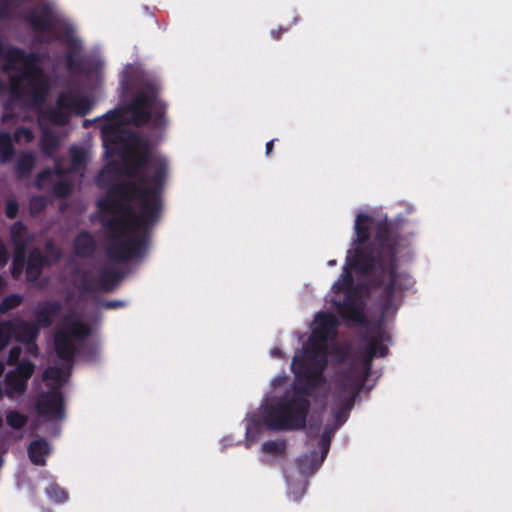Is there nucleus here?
I'll use <instances>...</instances> for the list:
<instances>
[{
	"label": "nucleus",
	"mask_w": 512,
	"mask_h": 512,
	"mask_svg": "<svg viewBox=\"0 0 512 512\" xmlns=\"http://www.w3.org/2000/svg\"><path fill=\"white\" fill-rule=\"evenodd\" d=\"M124 174L133 180L112 184L105 199H119L131 204L136 201L142 208L143 218L150 210L162 209V193L168 175V162L162 156H153L147 144L135 149L131 161L125 162Z\"/></svg>",
	"instance_id": "nucleus-2"
},
{
	"label": "nucleus",
	"mask_w": 512,
	"mask_h": 512,
	"mask_svg": "<svg viewBox=\"0 0 512 512\" xmlns=\"http://www.w3.org/2000/svg\"><path fill=\"white\" fill-rule=\"evenodd\" d=\"M288 31V28H282V27H279L278 29H273L271 31V36L275 39V40H279L282 36V34L284 32Z\"/></svg>",
	"instance_id": "nucleus-49"
},
{
	"label": "nucleus",
	"mask_w": 512,
	"mask_h": 512,
	"mask_svg": "<svg viewBox=\"0 0 512 512\" xmlns=\"http://www.w3.org/2000/svg\"><path fill=\"white\" fill-rule=\"evenodd\" d=\"M47 206L46 198L42 195H36L29 200V209L32 215H38L45 210Z\"/></svg>",
	"instance_id": "nucleus-39"
},
{
	"label": "nucleus",
	"mask_w": 512,
	"mask_h": 512,
	"mask_svg": "<svg viewBox=\"0 0 512 512\" xmlns=\"http://www.w3.org/2000/svg\"><path fill=\"white\" fill-rule=\"evenodd\" d=\"M97 206L103 212L121 214L103 223L111 239L106 247L107 257L119 263L142 257L148 249L152 227L159 220L162 209L154 208L148 216L139 218L143 214L142 208L137 213L131 204L119 199H100Z\"/></svg>",
	"instance_id": "nucleus-3"
},
{
	"label": "nucleus",
	"mask_w": 512,
	"mask_h": 512,
	"mask_svg": "<svg viewBox=\"0 0 512 512\" xmlns=\"http://www.w3.org/2000/svg\"><path fill=\"white\" fill-rule=\"evenodd\" d=\"M374 357L375 351L366 346L361 363H352L340 374L338 380L344 382L347 386H351L352 391H361L364 383L370 376Z\"/></svg>",
	"instance_id": "nucleus-15"
},
{
	"label": "nucleus",
	"mask_w": 512,
	"mask_h": 512,
	"mask_svg": "<svg viewBox=\"0 0 512 512\" xmlns=\"http://www.w3.org/2000/svg\"><path fill=\"white\" fill-rule=\"evenodd\" d=\"M160 93L161 86L158 82L148 78L140 80L137 91L128 104L106 113L107 120L112 123L102 127L104 142L109 136H116L119 133L125 115H130L131 123L136 127H143L152 121L153 128H165L167 104L160 98Z\"/></svg>",
	"instance_id": "nucleus-4"
},
{
	"label": "nucleus",
	"mask_w": 512,
	"mask_h": 512,
	"mask_svg": "<svg viewBox=\"0 0 512 512\" xmlns=\"http://www.w3.org/2000/svg\"><path fill=\"white\" fill-rule=\"evenodd\" d=\"M15 154L11 134L6 131L0 132V161L9 162Z\"/></svg>",
	"instance_id": "nucleus-29"
},
{
	"label": "nucleus",
	"mask_w": 512,
	"mask_h": 512,
	"mask_svg": "<svg viewBox=\"0 0 512 512\" xmlns=\"http://www.w3.org/2000/svg\"><path fill=\"white\" fill-rule=\"evenodd\" d=\"M23 296L17 293L7 295L0 302V314L4 315L23 303Z\"/></svg>",
	"instance_id": "nucleus-33"
},
{
	"label": "nucleus",
	"mask_w": 512,
	"mask_h": 512,
	"mask_svg": "<svg viewBox=\"0 0 512 512\" xmlns=\"http://www.w3.org/2000/svg\"><path fill=\"white\" fill-rule=\"evenodd\" d=\"M52 173L49 169H45L41 171L35 180V186L37 188H41L44 181L48 180L51 177Z\"/></svg>",
	"instance_id": "nucleus-45"
},
{
	"label": "nucleus",
	"mask_w": 512,
	"mask_h": 512,
	"mask_svg": "<svg viewBox=\"0 0 512 512\" xmlns=\"http://www.w3.org/2000/svg\"><path fill=\"white\" fill-rule=\"evenodd\" d=\"M26 278L29 282L37 281L44 269L49 267V258L44 256L39 248H33L28 254L26 253Z\"/></svg>",
	"instance_id": "nucleus-19"
},
{
	"label": "nucleus",
	"mask_w": 512,
	"mask_h": 512,
	"mask_svg": "<svg viewBox=\"0 0 512 512\" xmlns=\"http://www.w3.org/2000/svg\"><path fill=\"white\" fill-rule=\"evenodd\" d=\"M15 333L14 322L11 320H0V352L11 342Z\"/></svg>",
	"instance_id": "nucleus-31"
},
{
	"label": "nucleus",
	"mask_w": 512,
	"mask_h": 512,
	"mask_svg": "<svg viewBox=\"0 0 512 512\" xmlns=\"http://www.w3.org/2000/svg\"><path fill=\"white\" fill-rule=\"evenodd\" d=\"M64 377V371L56 366H50L43 372L44 380H51L54 382H61Z\"/></svg>",
	"instance_id": "nucleus-40"
},
{
	"label": "nucleus",
	"mask_w": 512,
	"mask_h": 512,
	"mask_svg": "<svg viewBox=\"0 0 512 512\" xmlns=\"http://www.w3.org/2000/svg\"><path fill=\"white\" fill-rule=\"evenodd\" d=\"M35 156L32 152H24L17 160L15 170L19 178L30 175L35 166Z\"/></svg>",
	"instance_id": "nucleus-28"
},
{
	"label": "nucleus",
	"mask_w": 512,
	"mask_h": 512,
	"mask_svg": "<svg viewBox=\"0 0 512 512\" xmlns=\"http://www.w3.org/2000/svg\"><path fill=\"white\" fill-rule=\"evenodd\" d=\"M74 275L78 276L76 287L83 293H91L98 289L111 292L119 285L122 279V275L114 269H101L96 282L90 278L91 271L87 269L76 268Z\"/></svg>",
	"instance_id": "nucleus-12"
},
{
	"label": "nucleus",
	"mask_w": 512,
	"mask_h": 512,
	"mask_svg": "<svg viewBox=\"0 0 512 512\" xmlns=\"http://www.w3.org/2000/svg\"><path fill=\"white\" fill-rule=\"evenodd\" d=\"M60 145L58 135L51 130H44L39 141V147L43 154L52 157Z\"/></svg>",
	"instance_id": "nucleus-26"
},
{
	"label": "nucleus",
	"mask_w": 512,
	"mask_h": 512,
	"mask_svg": "<svg viewBox=\"0 0 512 512\" xmlns=\"http://www.w3.org/2000/svg\"><path fill=\"white\" fill-rule=\"evenodd\" d=\"M21 4L22 0H0V20L11 19Z\"/></svg>",
	"instance_id": "nucleus-32"
},
{
	"label": "nucleus",
	"mask_w": 512,
	"mask_h": 512,
	"mask_svg": "<svg viewBox=\"0 0 512 512\" xmlns=\"http://www.w3.org/2000/svg\"><path fill=\"white\" fill-rule=\"evenodd\" d=\"M90 333V326L82 320L66 321V329H60L54 335V348L57 357L67 362L73 361L77 352L73 339L84 340Z\"/></svg>",
	"instance_id": "nucleus-10"
},
{
	"label": "nucleus",
	"mask_w": 512,
	"mask_h": 512,
	"mask_svg": "<svg viewBox=\"0 0 512 512\" xmlns=\"http://www.w3.org/2000/svg\"><path fill=\"white\" fill-rule=\"evenodd\" d=\"M333 305L343 321L361 326L367 323L366 303L358 289H350L346 292L343 300L333 301Z\"/></svg>",
	"instance_id": "nucleus-13"
},
{
	"label": "nucleus",
	"mask_w": 512,
	"mask_h": 512,
	"mask_svg": "<svg viewBox=\"0 0 512 512\" xmlns=\"http://www.w3.org/2000/svg\"><path fill=\"white\" fill-rule=\"evenodd\" d=\"M53 192L57 197L66 198L72 192V186L67 181H58L54 187Z\"/></svg>",
	"instance_id": "nucleus-42"
},
{
	"label": "nucleus",
	"mask_w": 512,
	"mask_h": 512,
	"mask_svg": "<svg viewBox=\"0 0 512 512\" xmlns=\"http://www.w3.org/2000/svg\"><path fill=\"white\" fill-rule=\"evenodd\" d=\"M15 333L13 338L19 343H22L26 346L34 345L35 350H37L36 340L40 333V328L37 323L34 321H26L23 319H18L14 322Z\"/></svg>",
	"instance_id": "nucleus-21"
},
{
	"label": "nucleus",
	"mask_w": 512,
	"mask_h": 512,
	"mask_svg": "<svg viewBox=\"0 0 512 512\" xmlns=\"http://www.w3.org/2000/svg\"><path fill=\"white\" fill-rule=\"evenodd\" d=\"M50 451V444L45 438L32 441L27 449L30 461L38 466L45 465V457L50 454Z\"/></svg>",
	"instance_id": "nucleus-23"
},
{
	"label": "nucleus",
	"mask_w": 512,
	"mask_h": 512,
	"mask_svg": "<svg viewBox=\"0 0 512 512\" xmlns=\"http://www.w3.org/2000/svg\"><path fill=\"white\" fill-rule=\"evenodd\" d=\"M271 355L275 358H282L283 357V352L280 348L278 347H275L271 350Z\"/></svg>",
	"instance_id": "nucleus-52"
},
{
	"label": "nucleus",
	"mask_w": 512,
	"mask_h": 512,
	"mask_svg": "<svg viewBox=\"0 0 512 512\" xmlns=\"http://www.w3.org/2000/svg\"><path fill=\"white\" fill-rule=\"evenodd\" d=\"M403 218L376 219L360 213L355 218L353 248L348 251L346 266L334 282V293L357 289L353 286L351 270L367 276L372 289L379 290L378 305L382 315L397 309L395 298L398 293L408 290L413 281L405 272L398 271V258L404 237Z\"/></svg>",
	"instance_id": "nucleus-1"
},
{
	"label": "nucleus",
	"mask_w": 512,
	"mask_h": 512,
	"mask_svg": "<svg viewBox=\"0 0 512 512\" xmlns=\"http://www.w3.org/2000/svg\"><path fill=\"white\" fill-rule=\"evenodd\" d=\"M35 372V364L27 359L21 360L14 370L5 375V396L9 399L22 396L28 389V381Z\"/></svg>",
	"instance_id": "nucleus-14"
},
{
	"label": "nucleus",
	"mask_w": 512,
	"mask_h": 512,
	"mask_svg": "<svg viewBox=\"0 0 512 512\" xmlns=\"http://www.w3.org/2000/svg\"><path fill=\"white\" fill-rule=\"evenodd\" d=\"M65 63L67 70L71 73L81 74L84 72V62L78 46L73 45L66 53Z\"/></svg>",
	"instance_id": "nucleus-27"
},
{
	"label": "nucleus",
	"mask_w": 512,
	"mask_h": 512,
	"mask_svg": "<svg viewBox=\"0 0 512 512\" xmlns=\"http://www.w3.org/2000/svg\"><path fill=\"white\" fill-rule=\"evenodd\" d=\"M9 48H7L6 50H8ZM7 51H4V45L3 43L0 41V59L3 57L5 59V54H6ZM4 89V84H3V81L0 79V93L3 91Z\"/></svg>",
	"instance_id": "nucleus-51"
},
{
	"label": "nucleus",
	"mask_w": 512,
	"mask_h": 512,
	"mask_svg": "<svg viewBox=\"0 0 512 512\" xmlns=\"http://www.w3.org/2000/svg\"><path fill=\"white\" fill-rule=\"evenodd\" d=\"M27 226L22 221L14 222L9 231V240L13 251L26 252L30 239L27 237Z\"/></svg>",
	"instance_id": "nucleus-22"
},
{
	"label": "nucleus",
	"mask_w": 512,
	"mask_h": 512,
	"mask_svg": "<svg viewBox=\"0 0 512 512\" xmlns=\"http://www.w3.org/2000/svg\"><path fill=\"white\" fill-rule=\"evenodd\" d=\"M315 321L316 327L298 352L327 360V342L336 336L339 321L334 314L328 312H318Z\"/></svg>",
	"instance_id": "nucleus-9"
},
{
	"label": "nucleus",
	"mask_w": 512,
	"mask_h": 512,
	"mask_svg": "<svg viewBox=\"0 0 512 512\" xmlns=\"http://www.w3.org/2000/svg\"><path fill=\"white\" fill-rule=\"evenodd\" d=\"M43 56L37 52L26 53L22 48L17 46H10L5 54L6 64L3 67L4 71L12 69L10 64L22 63L25 71L17 78L11 79V89L16 91L19 88L21 80H27L30 87V96L34 104L40 105L45 100V95L48 91L47 83L42 80V69L39 66Z\"/></svg>",
	"instance_id": "nucleus-5"
},
{
	"label": "nucleus",
	"mask_w": 512,
	"mask_h": 512,
	"mask_svg": "<svg viewBox=\"0 0 512 512\" xmlns=\"http://www.w3.org/2000/svg\"><path fill=\"white\" fill-rule=\"evenodd\" d=\"M19 212V204L14 199H9L6 201L5 205V215L9 219H14L17 217Z\"/></svg>",
	"instance_id": "nucleus-43"
},
{
	"label": "nucleus",
	"mask_w": 512,
	"mask_h": 512,
	"mask_svg": "<svg viewBox=\"0 0 512 512\" xmlns=\"http://www.w3.org/2000/svg\"><path fill=\"white\" fill-rule=\"evenodd\" d=\"M327 363L328 360L297 352L291 363L296 384L289 396L309 399L313 391L322 383L323 371Z\"/></svg>",
	"instance_id": "nucleus-7"
},
{
	"label": "nucleus",
	"mask_w": 512,
	"mask_h": 512,
	"mask_svg": "<svg viewBox=\"0 0 512 512\" xmlns=\"http://www.w3.org/2000/svg\"><path fill=\"white\" fill-rule=\"evenodd\" d=\"M30 346H31V347H30V349H29L30 353H32V354H37L38 349H37V350H35L34 345H30Z\"/></svg>",
	"instance_id": "nucleus-55"
},
{
	"label": "nucleus",
	"mask_w": 512,
	"mask_h": 512,
	"mask_svg": "<svg viewBox=\"0 0 512 512\" xmlns=\"http://www.w3.org/2000/svg\"><path fill=\"white\" fill-rule=\"evenodd\" d=\"M35 408L40 416L62 419L64 417V403L61 390L53 388L40 393Z\"/></svg>",
	"instance_id": "nucleus-16"
},
{
	"label": "nucleus",
	"mask_w": 512,
	"mask_h": 512,
	"mask_svg": "<svg viewBox=\"0 0 512 512\" xmlns=\"http://www.w3.org/2000/svg\"><path fill=\"white\" fill-rule=\"evenodd\" d=\"M9 259V254L4 243L0 240V269L3 268Z\"/></svg>",
	"instance_id": "nucleus-46"
},
{
	"label": "nucleus",
	"mask_w": 512,
	"mask_h": 512,
	"mask_svg": "<svg viewBox=\"0 0 512 512\" xmlns=\"http://www.w3.org/2000/svg\"><path fill=\"white\" fill-rule=\"evenodd\" d=\"M62 304L59 301H44L39 304L34 312V322L38 327L48 328L52 326L54 320L60 315Z\"/></svg>",
	"instance_id": "nucleus-20"
},
{
	"label": "nucleus",
	"mask_w": 512,
	"mask_h": 512,
	"mask_svg": "<svg viewBox=\"0 0 512 512\" xmlns=\"http://www.w3.org/2000/svg\"><path fill=\"white\" fill-rule=\"evenodd\" d=\"M44 249V256H48L49 258V266H52L60 261L62 257V251L56 247L51 240L45 243Z\"/></svg>",
	"instance_id": "nucleus-38"
},
{
	"label": "nucleus",
	"mask_w": 512,
	"mask_h": 512,
	"mask_svg": "<svg viewBox=\"0 0 512 512\" xmlns=\"http://www.w3.org/2000/svg\"><path fill=\"white\" fill-rule=\"evenodd\" d=\"M318 444L321 448V457L318 458V454L316 451H312L309 455H304L303 457H301L298 461V468L301 473H313L315 470L319 468V466L326 458L330 449L331 440L329 438L320 436Z\"/></svg>",
	"instance_id": "nucleus-18"
},
{
	"label": "nucleus",
	"mask_w": 512,
	"mask_h": 512,
	"mask_svg": "<svg viewBox=\"0 0 512 512\" xmlns=\"http://www.w3.org/2000/svg\"><path fill=\"white\" fill-rule=\"evenodd\" d=\"M3 287V279L2 277L0 276V289Z\"/></svg>",
	"instance_id": "nucleus-57"
},
{
	"label": "nucleus",
	"mask_w": 512,
	"mask_h": 512,
	"mask_svg": "<svg viewBox=\"0 0 512 512\" xmlns=\"http://www.w3.org/2000/svg\"><path fill=\"white\" fill-rule=\"evenodd\" d=\"M22 354V349L20 346H13L7 356V364L10 366L18 365L20 356Z\"/></svg>",
	"instance_id": "nucleus-44"
},
{
	"label": "nucleus",
	"mask_w": 512,
	"mask_h": 512,
	"mask_svg": "<svg viewBox=\"0 0 512 512\" xmlns=\"http://www.w3.org/2000/svg\"><path fill=\"white\" fill-rule=\"evenodd\" d=\"M370 333L367 346L375 351V356L385 357L388 354V347L383 343L388 338L386 332L381 326H377Z\"/></svg>",
	"instance_id": "nucleus-24"
},
{
	"label": "nucleus",
	"mask_w": 512,
	"mask_h": 512,
	"mask_svg": "<svg viewBox=\"0 0 512 512\" xmlns=\"http://www.w3.org/2000/svg\"><path fill=\"white\" fill-rule=\"evenodd\" d=\"M93 107L91 99L76 90H66L58 94L55 105L45 111V117L54 125H67L72 115L85 116Z\"/></svg>",
	"instance_id": "nucleus-8"
},
{
	"label": "nucleus",
	"mask_w": 512,
	"mask_h": 512,
	"mask_svg": "<svg viewBox=\"0 0 512 512\" xmlns=\"http://www.w3.org/2000/svg\"><path fill=\"white\" fill-rule=\"evenodd\" d=\"M286 450L287 444L283 439L269 440L262 444V451L275 457H285Z\"/></svg>",
	"instance_id": "nucleus-30"
},
{
	"label": "nucleus",
	"mask_w": 512,
	"mask_h": 512,
	"mask_svg": "<svg viewBox=\"0 0 512 512\" xmlns=\"http://www.w3.org/2000/svg\"><path fill=\"white\" fill-rule=\"evenodd\" d=\"M123 306H124V302L117 301V300L106 301L102 304V307L106 308V309H116V308H120Z\"/></svg>",
	"instance_id": "nucleus-48"
},
{
	"label": "nucleus",
	"mask_w": 512,
	"mask_h": 512,
	"mask_svg": "<svg viewBox=\"0 0 512 512\" xmlns=\"http://www.w3.org/2000/svg\"><path fill=\"white\" fill-rule=\"evenodd\" d=\"M336 261L335 260H331L329 261V265H335Z\"/></svg>",
	"instance_id": "nucleus-58"
},
{
	"label": "nucleus",
	"mask_w": 512,
	"mask_h": 512,
	"mask_svg": "<svg viewBox=\"0 0 512 512\" xmlns=\"http://www.w3.org/2000/svg\"><path fill=\"white\" fill-rule=\"evenodd\" d=\"M25 22L38 34L36 37L38 43L48 44L53 40L59 39V36L56 34L51 37H44V34L55 31L54 12L48 4H39L32 8L25 16Z\"/></svg>",
	"instance_id": "nucleus-11"
},
{
	"label": "nucleus",
	"mask_w": 512,
	"mask_h": 512,
	"mask_svg": "<svg viewBox=\"0 0 512 512\" xmlns=\"http://www.w3.org/2000/svg\"><path fill=\"white\" fill-rule=\"evenodd\" d=\"M4 370H5V365L3 362L0 361V376L3 374Z\"/></svg>",
	"instance_id": "nucleus-54"
},
{
	"label": "nucleus",
	"mask_w": 512,
	"mask_h": 512,
	"mask_svg": "<svg viewBox=\"0 0 512 512\" xmlns=\"http://www.w3.org/2000/svg\"><path fill=\"white\" fill-rule=\"evenodd\" d=\"M121 87L123 94H127L132 89V83L129 79H124L121 82Z\"/></svg>",
	"instance_id": "nucleus-50"
},
{
	"label": "nucleus",
	"mask_w": 512,
	"mask_h": 512,
	"mask_svg": "<svg viewBox=\"0 0 512 512\" xmlns=\"http://www.w3.org/2000/svg\"><path fill=\"white\" fill-rule=\"evenodd\" d=\"M22 139L30 143L34 139L33 131L25 126L18 127L14 132V140L20 142Z\"/></svg>",
	"instance_id": "nucleus-41"
},
{
	"label": "nucleus",
	"mask_w": 512,
	"mask_h": 512,
	"mask_svg": "<svg viewBox=\"0 0 512 512\" xmlns=\"http://www.w3.org/2000/svg\"><path fill=\"white\" fill-rule=\"evenodd\" d=\"M75 253L80 257H89L95 251V242L87 232L80 233L74 241Z\"/></svg>",
	"instance_id": "nucleus-25"
},
{
	"label": "nucleus",
	"mask_w": 512,
	"mask_h": 512,
	"mask_svg": "<svg viewBox=\"0 0 512 512\" xmlns=\"http://www.w3.org/2000/svg\"><path fill=\"white\" fill-rule=\"evenodd\" d=\"M46 494L51 500L57 503H62L68 498L67 491L56 483L46 488Z\"/></svg>",
	"instance_id": "nucleus-36"
},
{
	"label": "nucleus",
	"mask_w": 512,
	"mask_h": 512,
	"mask_svg": "<svg viewBox=\"0 0 512 512\" xmlns=\"http://www.w3.org/2000/svg\"><path fill=\"white\" fill-rule=\"evenodd\" d=\"M26 252L13 251L11 274L13 278H18L22 274L24 268L26 269Z\"/></svg>",
	"instance_id": "nucleus-34"
},
{
	"label": "nucleus",
	"mask_w": 512,
	"mask_h": 512,
	"mask_svg": "<svg viewBox=\"0 0 512 512\" xmlns=\"http://www.w3.org/2000/svg\"><path fill=\"white\" fill-rule=\"evenodd\" d=\"M275 139L270 140L266 143V155L269 156L272 153Z\"/></svg>",
	"instance_id": "nucleus-53"
},
{
	"label": "nucleus",
	"mask_w": 512,
	"mask_h": 512,
	"mask_svg": "<svg viewBox=\"0 0 512 512\" xmlns=\"http://www.w3.org/2000/svg\"><path fill=\"white\" fill-rule=\"evenodd\" d=\"M4 395H5V389L3 390L2 386L0 385V400L3 398Z\"/></svg>",
	"instance_id": "nucleus-56"
},
{
	"label": "nucleus",
	"mask_w": 512,
	"mask_h": 512,
	"mask_svg": "<svg viewBox=\"0 0 512 512\" xmlns=\"http://www.w3.org/2000/svg\"><path fill=\"white\" fill-rule=\"evenodd\" d=\"M27 420L28 419H27L26 415H24L16 410L9 411L6 414L7 425H9L11 428L16 429V430L22 429L26 425Z\"/></svg>",
	"instance_id": "nucleus-35"
},
{
	"label": "nucleus",
	"mask_w": 512,
	"mask_h": 512,
	"mask_svg": "<svg viewBox=\"0 0 512 512\" xmlns=\"http://www.w3.org/2000/svg\"><path fill=\"white\" fill-rule=\"evenodd\" d=\"M339 427L337 425H326L325 428H324V431L322 432L321 434V437H326V438H329L330 440L332 439V436L333 434L336 432V430L338 429Z\"/></svg>",
	"instance_id": "nucleus-47"
},
{
	"label": "nucleus",
	"mask_w": 512,
	"mask_h": 512,
	"mask_svg": "<svg viewBox=\"0 0 512 512\" xmlns=\"http://www.w3.org/2000/svg\"><path fill=\"white\" fill-rule=\"evenodd\" d=\"M309 399L286 393L264 413V423L271 431H293L305 428L310 410Z\"/></svg>",
	"instance_id": "nucleus-6"
},
{
	"label": "nucleus",
	"mask_w": 512,
	"mask_h": 512,
	"mask_svg": "<svg viewBox=\"0 0 512 512\" xmlns=\"http://www.w3.org/2000/svg\"><path fill=\"white\" fill-rule=\"evenodd\" d=\"M336 397L340 400V405L333 410V418L335 425L340 427L348 417L349 411L353 408L359 390L351 389V386L345 385L344 382L337 379L336 384Z\"/></svg>",
	"instance_id": "nucleus-17"
},
{
	"label": "nucleus",
	"mask_w": 512,
	"mask_h": 512,
	"mask_svg": "<svg viewBox=\"0 0 512 512\" xmlns=\"http://www.w3.org/2000/svg\"><path fill=\"white\" fill-rule=\"evenodd\" d=\"M71 166L74 170L84 168L86 164V154L82 148L72 147L70 149Z\"/></svg>",
	"instance_id": "nucleus-37"
}]
</instances>
